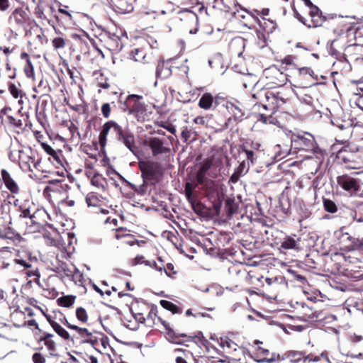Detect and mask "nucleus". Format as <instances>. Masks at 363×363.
I'll list each match as a JSON object with an SVG mask.
<instances>
[{"label": "nucleus", "instance_id": "1", "mask_svg": "<svg viewBox=\"0 0 363 363\" xmlns=\"http://www.w3.org/2000/svg\"><path fill=\"white\" fill-rule=\"evenodd\" d=\"M291 147L306 152H318V147L313 135L308 132L292 134Z\"/></svg>", "mask_w": 363, "mask_h": 363}, {"label": "nucleus", "instance_id": "2", "mask_svg": "<svg viewBox=\"0 0 363 363\" xmlns=\"http://www.w3.org/2000/svg\"><path fill=\"white\" fill-rule=\"evenodd\" d=\"M143 96L130 94L125 98L124 110L129 114H141L145 111V104L141 101Z\"/></svg>", "mask_w": 363, "mask_h": 363}, {"label": "nucleus", "instance_id": "3", "mask_svg": "<svg viewBox=\"0 0 363 363\" xmlns=\"http://www.w3.org/2000/svg\"><path fill=\"white\" fill-rule=\"evenodd\" d=\"M337 183L350 196L355 195L360 189L359 181L347 174L338 176Z\"/></svg>", "mask_w": 363, "mask_h": 363}, {"label": "nucleus", "instance_id": "4", "mask_svg": "<svg viewBox=\"0 0 363 363\" xmlns=\"http://www.w3.org/2000/svg\"><path fill=\"white\" fill-rule=\"evenodd\" d=\"M145 145L150 147L152 156L157 157L160 155L167 154L170 148L166 145V140L157 137L148 138L145 140Z\"/></svg>", "mask_w": 363, "mask_h": 363}, {"label": "nucleus", "instance_id": "5", "mask_svg": "<svg viewBox=\"0 0 363 363\" xmlns=\"http://www.w3.org/2000/svg\"><path fill=\"white\" fill-rule=\"evenodd\" d=\"M142 177L145 180H152L157 177L160 173V164L153 161H143L139 162Z\"/></svg>", "mask_w": 363, "mask_h": 363}, {"label": "nucleus", "instance_id": "6", "mask_svg": "<svg viewBox=\"0 0 363 363\" xmlns=\"http://www.w3.org/2000/svg\"><path fill=\"white\" fill-rule=\"evenodd\" d=\"M123 130V128L113 121H108L102 126V130L99 136L100 145L105 147L107 141V135L109 132L115 134L116 138Z\"/></svg>", "mask_w": 363, "mask_h": 363}, {"label": "nucleus", "instance_id": "7", "mask_svg": "<svg viewBox=\"0 0 363 363\" xmlns=\"http://www.w3.org/2000/svg\"><path fill=\"white\" fill-rule=\"evenodd\" d=\"M308 88V86H295V89H293V92L301 103L308 106L311 110H313L316 107L318 101L311 95Z\"/></svg>", "mask_w": 363, "mask_h": 363}, {"label": "nucleus", "instance_id": "8", "mask_svg": "<svg viewBox=\"0 0 363 363\" xmlns=\"http://www.w3.org/2000/svg\"><path fill=\"white\" fill-rule=\"evenodd\" d=\"M223 101H224V98L219 95H216L213 97L211 94L205 93L201 96L199 101V106L204 110H210L212 108H215L222 104Z\"/></svg>", "mask_w": 363, "mask_h": 363}, {"label": "nucleus", "instance_id": "9", "mask_svg": "<svg viewBox=\"0 0 363 363\" xmlns=\"http://www.w3.org/2000/svg\"><path fill=\"white\" fill-rule=\"evenodd\" d=\"M116 139L122 143L132 153L136 155L138 147L135 143V136L128 129L124 130L120 133Z\"/></svg>", "mask_w": 363, "mask_h": 363}, {"label": "nucleus", "instance_id": "10", "mask_svg": "<svg viewBox=\"0 0 363 363\" xmlns=\"http://www.w3.org/2000/svg\"><path fill=\"white\" fill-rule=\"evenodd\" d=\"M105 43L108 50L113 52H118L123 48V43L119 35L111 32L105 33Z\"/></svg>", "mask_w": 363, "mask_h": 363}, {"label": "nucleus", "instance_id": "11", "mask_svg": "<svg viewBox=\"0 0 363 363\" xmlns=\"http://www.w3.org/2000/svg\"><path fill=\"white\" fill-rule=\"evenodd\" d=\"M340 242L344 243L349 241L350 243L345 245L349 251L359 250L363 253V238H355L350 235L347 233H342L340 237Z\"/></svg>", "mask_w": 363, "mask_h": 363}, {"label": "nucleus", "instance_id": "12", "mask_svg": "<svg viewBox=\"0 0 363 363\" xmlns=\"http://www.w3.org/2000/svg\"><path fill=\"white\" fill-rule=\"evenodd\" d=\"M230 113L235 121H241L244 116L242 110L241 104L235 101L234 102L227 101L224 99V101L221 104Z\"/></svg>", "mask_w": 363, "mask_h": 363}, {"label": "nucleus", "instance_id": "13", "mask_svg": "<svg viewBox=\"0 0 363 363\" xmlns=\"http://www.w3.org/2000/svg\"><path fill=\"white\" fill-rule=\"evenodd\" d=\"M286 358H289L291 362H298L302 359H303V363H306L308 362L309 363L311 362H318L319 361L318 357H311L310 355H306L304 352L301 351H289L285 353L284 354Z\"/></svg>", "mask_w": 363, "mask_h": 363}, {"label": "nucleus", "instance_id": "14", "mask_svg": "<svg viewBox=\"0 0 363 363\" xmlns=\"http://www.w3.org/2000/svg\"><path fill=\"white\" fill-rule=\"evenodd\" d=\"M309 14L311 18V23L308 25V28L320 26L325 21V17L323 16L321 11L317 6H313L309 11Z\"/></svg>", "mask_w": 363, "mask_h": 363}, {"label": "nucleus", "instance_id": "15", "mask_svg": "<svg viewBox=\"0 0 363 363\" xmlns=\"http://www.w3.org/2000/svg\"><path fill=\"white\" fill-rule=\"evenodd\" d=\"M133 0H114L113 9L119 13H130L133 10Z\"/></svg>", "mask_w": 363, "mask_h": 363}, {"label": "nucleus", "instance_id": "16", "mask_svg": "<svg viewBox=\"0 0 363 363\" xmlns=\"http://www.w3.org/2000/svg\"><path fill=\"white\" fill-rule=\"evenodd\" d=\"M60 15H54V17L60 26L66 28L72 23V14L64 9L60 8L58 9Z\"/></svg>", "mask_w": 363, "mask_h": 363}, {"label": "nucleus", "instance_id": "17", "mask_svg": "<svg viewBox=\"0 0 363 363\" xmlns=\"http://www.w3.org/2000/svg\"><path fill=\"white\" fill-rule=\"evenodd\" d=\"M27 14L22 8H16L11 14L9 21L17 26H23L26 21Z\"/></svg>", "mask_w": 363, "mask_h": 363}, {"label": "nucleus", "instance_id": "18", "mask_svg": "<svg viewBox=\"0 0 363 363\" xmlns=\"http://www.w3.org/2000/svg\"><path fill=\"white\" fill-rule=\"evenodd\" d=\"M77 271L75 265L70 262H62L57 267L56 272L69 279L74 276V273Z\"/></svg>", "mask_w": 363, "mask_h": 363}, {"label": "nucleus", "instance_id": "19", "mask_svg": "<svg viewBox=\"0 0 363 363\" xmlns=\"http://www.w3.org/2000/svg\"><path fill=\"white\" fill-rule=\"evenodd\" d=\"M39 161H35L34 158L26 156L20 159L19 165L21 169L25 172H33V167L37 169Z\"/></svg>", "mask_w": 363, "mask_h": 363}, {"label": "nucleus", "instance_id": "20", "mask_svg": "<svg viewBox=\"0 0 363 363\" xmlns=\"http://www.w3.org/2000/svg\"><path fill=\"white\" fill-rule=\"evenodd\" d=\"M292 147L286 144H277L273 147L274 153V160L277 162L285 158L289 154Z\"/></svg>", "mask_w": 363, "mask_h": 363}, {"label": "nucleus", "instance_id": "21", "mask_svg": "<svg viewBox=\"0 0 363 363\" xmlns=\"http://www.w3.org/2000/svg\"><path fill=\"white\" fill-rule=\"evenodd\" d=\"M300 239H295L290 236H286L281 242L280 250H294L300 249Z\"/></svg>", "mask_w": 363, "mask_h": 363}, {"label": "nucleus", "instance_id": "22", "mask_svg": "<svg viewBox=\"0 0 363 363\" xmlns=\"http://www.w3.org/2000/svg\"><path fill=\"white\" fill-rule=\"evenodd\" d=\"M331 123L343 131L346 137H349L351 135L352 123L350 121H342L339 118H333L331 120Z\"/></svg>", "mask_w": 363, "mask_h": 363}, {"label": "nucleus", "instance_id": "23", "mask_svg": "<svg viewBox=\"0 0 363 363\" xmlns=\"http://www.w3.org/2000/svg\"><path fill=\"white\" fill-rule=\"evenodd\" d=\"M245 46V40L241 37L235 38L230 42L231 50L238 56L242 54Z\"/></svg>", "mask_w": 363, "mask_h": 363}, {"label": "nucleus", "instance_id": "24", "mask_svg": "<svg viewBox=\"0 0 363 363\" xmlns=\"http://www.w3.org/2000/svg\"><path fill=\"white\" fill-rule=\"evenodd\" d=\"M172 74V70L164 62H160L157 66L155 75L157 79H166Z\"/></svg>", "mask_w": 363, "mask_h": 363}, {"label": "nucleus", "instance_id": "25", "mask_svg": "<svg viewBox=\"0 0 363 363\" xmlns=\"http://www.w3.org/2000/svg\"><path fill=\"white\" fill-rule=\"evenodd\" d=\"M302 308L304 312L301 317L303 320L314 322L321 319L320 312H313L309 307L305 306H303Z\"/></svg>", "mask_w": 363, "mask_h": 363}, {"label": "nucleus", "instance_id": "26", "mask_svg": "<svg viewBox=\"0 0 363 363\" xmlns=\"http://www.w3.org/2000/svg\"><path fill=\"white\" fill-rule=\"evenodd\" d=\"M298 74L299 77H301L303 79H306L309 81L310 79H312L313 81H317L318 77L315 75V73L311 67H301L298 69Z\"/></svg>", "mask_w": 363, "mask_h": 363}, {"label": "nucleus", "instance_id": "27", "mask_svg": "<svg viewBox=\"0 0 363 363\" xmlns=\"http://www.w3.org/2000/svg\"><path fill=\"white\" fill-rule=\"evenodd\" d=\"M91 184L99 189L105 190L106 179L101 174L95 173L91 179Z\"/></svg>", "mask_w": 363, "mask_h": 363}, {"label": "nucleus", "instance_id": "28", "mask_svg": "<svg viewBox=\"0 0 363 363\" xmlns=\"http://www.w3.org/2000/svg\"><path fill=\"white\" fill-rule=\"evenodd\" d=\"M69 329L76 330L78 333V334L82 337H89L88 339L84 340V342L92 343L94 342V340H92V333L89 332L86 328H79L77 325H70Z\"/></svg>", "mask_w": 363, "mask_h": 363}, {"label": "nucleus", "instance_id": "29", "mask_svg": "<svg viewBox=\"0 0 363 363\" xmlns=\"http://www.w3.org/2000/svg\"><path fill=\"white\" fill-rule=\"evenodd\" d=\"M129 57L135 62H143L146 57V52L143 49L134 48L130 52Z\"/></svg>", "mask_w": 363, "mask_h": 363}, {"label": "nucleus", "instance_id": "30", "mask_svg": "<svg viewBox=\"0 0 363 363\" xmlns=\"http://www.w3.org/2000/svg\"><path fill=\"white\" fill-rule=\"evenodd\" d=\"M160 305L164 308L171 311L173 314L182 313V309L171 301L167 300H161Z\"/></svg>", "mask_w": 363, "mask_h": 363}, {"label": "nucleus", "instance_id": "31", "mask_svg": "<svg viewBox=\"0 0 363 363\" xmlns=\"http://www.w3.org/2000/svg\"><path fill=\"white\" fill-rule=\"evenodd\" d=\"M46 189L52 192H63L65 194L70 189V187L67 184H64L60 181H56L53 186H48Z\"/></svg>", "mask_w": 363, "mask_h": 363}, {"label": "nucleus", "instance_id": "32", "mask_svg": "<svg viewBox=\"0 0 363 363\" xmlns=\"http://www.w3.org/2000/svg\"><path fill=\"white\" fill-rule=\"evenodd\" d=\"M51 327L55 330V332L64 340L69 339L70 336L69 333L65 328H63L58 323H51Z\"/></svg>", "mask_w": 363, "mask_h": 363}, {"label": "nucleus", "instance_id": "33", "mask_svg": "<svg viewBox=\"0 0 363 363\" xmlns=\"http://www.w3.org/2000/svg\"><path fill=\"white\" fill-rule=\"evenodd\" d=\"M101 202L99 196L95 193H89L86 196V203L88 206H98Z\"/></svg>", "mask_w": 363, "mask_h": 363}, {"label": "nucleus", "instance_id": "34", "mask_svg": "<svg viewBox=\"0 0 363 363\" xmlns=\"http://www.w3.org/2000/svg\"><path fill=\"white\" fill-rule=\"evenodd\" d=\"M50 89V88L48 85V81L41 79L38 82V86L34 87L33 90L36 93H43V94H46Z\"/></svg>", "mask_w": 363, "mask_h": 363}, {"label": "nucleus", "instance_id": "35", "mask_svg": "<svg viewBox=\"0 0 363 363\" xmlns=\"http://www.w3.org/2000/svg\"><path fill=\"white\" fill-rule=\"evenodd\" d=\"M2 238L1 239H9V240H15L16 238H18L19 235L15 232V230L11 227H6L2 229Z\"/></svg>", "mask_w": 363, "mask_h": 363}, {"label": "nucleus", "instance_id": "36", "mask_svg": "<svg viewBox=\"0 0 363 363\" xmlns=\"http://www.w3.org/2000/svg\"><path fill=\"white\" fill-rule=\"evenodd\" d=\"M75 297L73 296H65L57 299V304L62 307H70L74 303Z\"/></svg>", "mask_w": 363, "mask_h": 363}, {"label": "nucleus", "instance_id": "37", "mask_svg": "<svg viewBox=\"0 0 363 363\" xmlns=\"http://www.w3.org/2000/svg\"><path fill=\"white\" fill-rule=\"evenodd\" d=\"M19 209L21 211L20 217L25 218H28L30 219V223L35 224V221L33 220L34 216L31 213L29 207H26V204L25 205H20L19 206Z\"/></svg>", "mask_w": 363, "mask_h": 363}, {"label": "nucleus", "instance_id": "38", "mask_svg": "<svg viewBox=\"0 0 363 363\" xmlns=\"http://www.w3.org/2000/svg\"><path fill=\"white\" fill-rule=\"evenodd\" d=\"M250 167V162L243 160L235 169V170L240 174V175L243 176L248 172Z\"/></svg>", "mask_w": 363, "mask_h": 363}, {"label": "nucleus", "instance_id": "39", "mask_svg": "<svg viewBox=\"0 0 363 363\" xmlns=\"http://www.w3.org/2000/svg\"><path fill=\"white\" fill-rule=\"evenodd\" d=\"M52 45L55 50L62 49L66 46V42L62 38L57 37L52 40Z\"/></svg>", "mask_w": 363, "mask_h": 363}, {"label": "nucleus", "instance_id": "40", "mask_svg": "<svg viewBox=\"0 0 363 363\" xmlns=\"http://www.w3.org/2000/svg\"><path fill=\"white\" fill-rule=\"evenodd\" d=\"M323 204L325 210L329 213H335L337 210L335 203L330 199H324Z\"/></svg>", "mask_w": 363, "mask_h": 363}, {"label": "nucleus", "instance_id": "41", "mask_svg": "<svg viewBox=\"0 0 363 363\" xmlns=\"http://www.w3.org/2000/svg\"><path fill=\"white\" fill-rule=\"evenodd\" d=\"M76 316H77V319L82 323H85L88 320V315H87L86 311L82 307H79V308H77Z\"/></svg>", "mask_w": 363, "mask_h": 363}, {"label": "nucleus", "instance_id": "42", "mask_svg": "<svg viewBox=\"0 0 363 363\" xmlns=\"http://www.w3.org/2000/svg\"><path fill=\"white\" fill-rule=\"evenodd\" d=\"M220 346L222 347H227L228 349H231L234 351H236L237 350V344H235L233 341L228 338L221 339L220 340Z\"/></svg>", "mask_w": 363, "mask_h": 363}, {"label": "nucleus", "instance_id": "43", "mask_svg": "<svg viewBox=\"0 0 363 363\" xmlns=\"http://www.w3.org/2000/svg\"><path fill=\"white\" fill-rule=\"evenodd\" d=\"M23 69L25 74L28 78H31L32 79H35L34 67L32 62H28V63H26Z\"/></svg>", "mask_w": 363, "mask_h": 363}, {"label": "nucleus", "instance_id": "44", "mask_svg": "<svg viewBox=\"0 0 363 363\" xmlns=\"http://www.w3.org/2000/svg\"><path fill=\"white\" fill-rule=\"evenodd\" d=\"M242 151L245 153L246 161L250 162V164H254L256 160V157L254 151L247 149L245 147H242Z\"/></svg>", "mask_w": 363, "mask_h": 363}, {"label": "nucleus", "instance_id": "45", "mask_svg": "<svg viewBox=\"0 0 363 363\" xmlns=\"http://www.w3.org/2000/svg\"><path fill=\"white\" fill-rule=\"evenodd\" d=\"M284 281V278L282 277H267L265 279V282L268 286H277L279 284H281Z\"/></svg>", "mask_w": 363, "mask_h": 363}, {"label": "nucleus", "instance_id": "46", "mask_svg": "<svg viewBox=\"0 0 363 363\" xmlns=\"http://www.w3.org/2000/svg\"><path fill=\"white\" fill-rule=\"evenodd\" d=\"M185 196L186 197L187 201L191 204L194 207V197L192 189L190 188L189 184H187L185 188Z\"/></svg>", "mask_w": 363, "mask_h": 363}, {"label": "nucleus", "instance_id": "47", "mask_svg": "<svg viewBox=\"0 0 363 363\" xmlns=\"http://www.w3.org/2000/svg\"><path fill=\"white\" fill-rule=\"evenodd\" d=\"M192 133V130L189 129L187 127H185L183 128L181 135L184 141L186 143L188 140H194V138H191Z\"/></svg>", "mask_w": 363, "mask_h": 363}, {"label": "nucleus", "instance_id": "48", "mask_svg": "<svg viewBox=\"0 0 363 363\" xmlns=\"http://www.w3.org/2000/svg\"><path fill=\"white\" fill-rule=\"evenodd\" d=\"M71 38L75 40L84 41L86 38H89V35L84 30H82L79 33H73L71 34Z\"/></svg>", "mask_w": 363, "mask_h": 363}, {"label": "nucleus", "instance_id": "49", "mask_svg": "<svg viewBox=\"0 0 363 363\" xmlns=\"http://www.w3.org/2000/svg\"><path fill=\"white\" fill-rule=\"evenodd\" d=\"M6 187L13 194H17L19 191L16 182L12 179L6 185Z\"/></svg>", "mask_w": 363, "mask_h": 363}, {"label": "nucleus", "instance_id": "50", "mask_svg": "<svg viewBox=\"0 0 363 363\" xmlns=\"http://www.w3.org/2000/svg\"><path fill=\"white\" fill-rule=\"evenodd\" d=\"M9 90L13 98L17 99L21 96V91L14 84H9Z\"/></svg>", "mask_w": 363, "mask_h": 363}, {"label": "nucleus", "instance_id": "51", "mask_svg": "<svg viewBox=\"0 0 363 363\" xmlns=\"http://www.w3.org/2000/svg\"><path fill=\"white\" fill-rule=\"evenodd\" d=\"M69 279L75 284H82L84 279L83 274L77 268V271L74 273V276L71 277Z\"/></svg>", "mask_w": 363, "mask_h": 363}, {"label": "nucleus", "instance_id": "52", "mask_svg": "<svg viewBox=\"0 0 363 363\" xmlns=\"http://www.w3.org/2000/svg\"><path fill=\"white\" fill-rule=\"evenodd\" d=\"M289 272L291 273L294 276V279L296 281H299L300 283H301L303 284H305L307 283V279L304 276L298 274L295 271H294L292 269H289Z\"/></svg>", "mask_w": 363, "mask_h": 363}, {"label": "nucleus", "instance_id": "53", "mask_svg": "<svg viewBox=\"0 0 363 363\" xmlns=\"http://www.w3.org/2000/svg\"><path fill=\"white\" fill-rule=\"evenodd\" d=\"M101 112L104 118H108L111 113V106L108 103H105L101 106Z\"/></svg>", "mask_w": 363, "mask_h": 363}, {"label": "nucleus", "instance_id": "54", "mask_svg": "<svg viewBox=\"0 0 363 363\" xmlns=\"http://www.w3.org/2000/svg\"><path fill=\"white\" fill-rule=\"evenodd\" d=\"M7 119L9 123L16 128H21L22 125V121L20 119H16L12 116H7Z\"/></svg>", "mask_w": 363, "mask_h": 363}, {"label": "nucleus", "instance_id": "55", "mask_svg": "<svg viewBox=\"0 0 363 363\" xmlns=\"http://www.w3.org/2000/svg\"><path fill=\"white\" fill-rule=\"evenodd\" d=\"M67 242H68V244H69V247H65V250L69 253V252H71L72 250H74V247H71V245L72 244V240H74V234H72L70 233H68L67 234Z\"/></svg>", "mask_w": 363, "mask_h": 363}, {"label": "nucleus", "instance_id": "56", "mask_svg": "<svg viewBox=\"0 0 363 363\" xmlns=\"http://www.w3.org/2000/svg\"><path fill=\"white\" fill-rule=\"evenodd\" d=\"M1 176L5 185L12 179L10 174L6 169H1Z\"/></svg>", "mask_w": 363, "mask_h": 363}, {"label": "nucleus", "instance_id": "57", "mask_svg": "<svg viewBox=\"0 0 363 363\" xmlns=\"http://www.w3.org/2000/svg\"><path fill=\"white\" fill-rule=\"evenodd\" d=\"M213 7L214 9H217L221 11L225 10V6L224 5L223 0H213Z\"/></svg>", "mask_w": 363, "mask_h": 363}, {"label": "nucleus", "instance_id": "58", "mask_svg": "<svg viewBox=\"0 0 363 363\" xmlns=\"http://www.w3.org/2000/svg\"><path fill=\"white\" fill-rule=\"evenodd\" d=\"M33 361L34 363H45V359L40 353H34L33 355Z\"/></svg>", "mask_w": 363, "mask_h": 363}, {"label": "nucleus", "instance_id": "59", "mask_svg": "<svg viewBox=\"0 0 363 363\" xmlns=\"http://www.w3.org/2000/svg\"><path fill=\"white\" fill-rule=\"evenodd\" d=\"M144 264L146 266H149L150 267L155 268L156 270H157L159 272H161L163 269V267L161 266H157V263L155 261L145 260L144 262Z\"/></svg>", "mask_w": 363, "mask_h": 363}, {"label": "nucleus", "instance_id": "60", "mask_svg": "<svg viewBox=\"0 0 363 363\" xmlns=\"http://www.w3.org/2000/svg\"><path fill=\"white\" fill-rule=\"evenodd\" d=\"M14 261L16 264H20L21 266L23 267L26 269L31 268L32 267L29 261H25L21 259H16Z\"/></svg>", "mask_w": 363, "mask_h": 363}, {"label": "nucleus", "instance_id": "61", "mask_svg": "<svg viewBox=\"0 0 363 363\" xmlns=\"http://www.w3.org/2000/svg\"><path fill=\"white\" fill-rule=\"evenodd\" d=\"M10 6L9 0H0V11H6Z\"/></svg>", "mask_w": 363, "mask_h": 363}, {"label": "nucleus", "instance_id": "62", "mask_svg": "<svg viewBox=\"0 0 363 363\" xmlns=\"http://www.w3.org/2000/svg\"><path fill=\"white\" fill-rule=\"evenodd\" d=\"M294 17L303 25L307 26L308 24L306 23V20L304 17H303L296 10H294Z\"/></svg>", "mask_w": 363, "mask_h": 363}, {"label": "nucleus", "instance_id": "63", "mask_svg": "<svg viewBox=\"0 0 363 363\" xmlns=\"http://www.w3.org/2000/svg\"><path fill=\"white\" fill-rule=\"evenodd\" d=\"M145 261L143 256L138 255L132 260V265L135 266L139 264L144 263Z\"/></svg>", "mask_w": 363, "mask_h": 363}, {"label": "nucleus", "instance_id": "64", "mask_svg": "<svg viewBox=\"0 0 363 363\" xmlns=\"http://www.w3.org/2000/svg\"><path fill=\"white\" fill-rule=\"evenodd\" d=\"M45 296H48L52 298H55L58 294L57 291L55 289H47L45 291Z\"/></svg>", "mask_w": 363, "mask_h": 363}]
</instances>
